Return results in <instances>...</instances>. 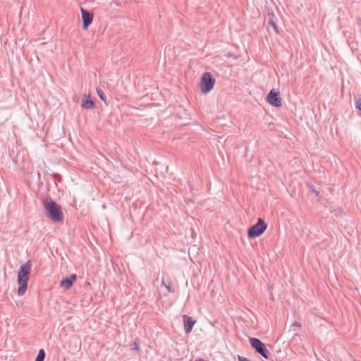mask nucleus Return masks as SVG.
<instances>
[{"label":"nucleus","instance_id":"1","mask_svg":"<svg viewBox=\"0 0 361 361\" xmlns=\"http://www.w3.org/2000/svg\"><path fill=\"white\" fill-rule=\"evenodd\" d=\"M31 271V262L27 261L22 264L18 272V285L17 294L18 296H23L27 289V282L30 279Z\"/></svg>","mask_w":361,"mask_h":361},{"label":"nucleus","instance_id":"2","mask_svg":"<svg viewBox=\"0 0 361 361\" xmlns=\"http://www.w3.org/2000/svg\"><path fill=\"white\" fill-rule=\"evenodd\" d=\"M47 216L54 222H63V212L61 206L51 199L43 203Z\"/></svg>","mask_w":361,"mask_h":361},{"label":"nucleus","instance_id":"3","mask_svg":"<svg viewBox=\"0 0 361 361\" xmlns=\"http://www.w3.org/2000/svg\"><path fill=\"white\" fill-rule=\"evenodd\" d=\"M215 82L216 80L211 73H204L202 75L200 80V88L202 92L204 94L209 92L214 88Z\"/></svg>","mask_w":361,"mask_h":361},{"label":"nucleus","instance_id":"4","mask_svg":"<svg viewBox=\"0 0 361 361\" xmlns=\"http://www.w3.org/2000/svg\"><path fill=\"white\" fill-rule=\"evenodd\" d=\"M267 227L264 220L259 219L257 223L249 228L247 235L250 238L258 237L265 231Z\"/></svg>","mask_w":361,"mask_h":361},{"label":"nucleus","instance_id":"5","mask_svg":"<svg viewBox=\"0 0 361 361\" xmlns=\"http://www.w3.org/2000/svg\"><path fill=\"white\" fill-rule=\"evenodd\" d=\"M250 342L251 345L256 350L257 353H259L265 358L269 357L270 353L266 348L265 345L260 340L256 338H251L250 339Z\"/></svg>","mask_w":361,"mask_h":361},{"label":"nucleus","instance_id":"6","mask_svg":"<svg viewBox=\"0 0 361 361\" xmlns=\"http://www.w3.org/2000/svg\"><path fill=\"white\" fill-rule=\"evenodd\" d=\"M267 102L274 106L279 107L282 105V99L279 96V92L275 90H271L267 97Z\"/></svg>","mask_w":361,"mask_h":361},{"label":"nucleus","instance_id":"7","mask_svg":"<svg viewBox=\"0 0 361 361\" xmlns=\"http://www.w3.org/2000/svg\"><path fill=\"white\" fill-rule=\"evenodd\" d=\"M80 12L82 20V28L87 30L90 25L92 23L94 14L82 7H80Z\"/></svg>","mask_w":361,"mask_h":361},{"label":"nucleus","instance_id":"8","mask_svg":"<svg viewBox=\"0 0 361 361\" xmlns=\"http://www.w3.org/2000/svg\"><path fill=\"white\" fill-rule=\"evenodd\" d=\"M182 317L183 319L185 333L188 335L191 333L194 325L197 323V320L187 315H183Z\"/></svg>","mask_w":361,"mask_h":361},{"label":"nucleus","instance_id":"9","mask_svg":"<svg viewBox=\"0 0 361 361\" xmlns=\"http://www.w3.org/2000/svg\"><path fill=\"white\" fill-rule=\"evenodd\" d=\"M77 276L73 274H71L69 277L63 279L60 282V286L63 288L65 290L70 289L73 283L76 281Z\"/></svg>","mask_w":361,"mask_h":361},{"label":"nucleus","instance_id":"10","mask_svg":"<svg viewBox=\"0 0 361 361\" xmlns=\"http://www.w3.org/2000/svg\"><path fill=\"white\" fill-rule=\"evenodd\" d=\"M160 293H163L164 295H166L168 293L173 291V288L171 282L166 283L164 279L161 281V285L158 288Z\"/></svg>","mask_w":361,"mask_h":361},{"label":"nucleus","instance_id":"11","mask_svg":"<svg viewBox=\"0 0 361 361\" xmlns=\"http://www.w3.org/2000/svg\"><path fill=\"white\" fill-rule=\"evenodd\" d=\"M82 106L87 109H92L94 108V103L89 99H83L82 101Z\"/></svg>","mask_w":361,"mask_h":361},{"label":"nucleus","instance_id":"12","mask_svg":"<svg viewBox=\"0 0 361 361\" xmlns=\"http://www.w3.org/2000/svg\"><path fill=\"white\" fill-rule=\"evenodd\" d=\"M267 28L269 31L272 29L276 33L279 32L276 23L273 18L269 19Z\"/></svg>","mask_w":361,"mask_h":361},{"label":"nucleus","instance_id":"13","mask_svg":"<svg viewBox=\"0 0 361 361\" xmlns=\"http://www.w3.org/2000/svg\"><path fill=\"white\" fill-rule=\"evenodd\" d=\"M45 357V353L44 350L41 349L39 350L38 355L35 359V361H44Z\"/></svg>","mask_w":361,"mask_h":361},{"label":"nucleus","instance_id":"14","mask_svg":"<svg viewBox=\"0 0 361 361\" xmlns=\"http://www.w3.org/2000/svg\"><path fill=\"white\" fill-rule=\"evenodd\" d=\"M97 93L99 98L106 104V96L104 92L101 89H97Z\"/></svg>","mask_w":361,"mask_h":361},{"label":"nucleus","instance_id":"15","mask_svg":"<svg viewBox=\"0 0 361 361\" xmlns=\"http://www.w3.org/2000/svg\"><path fill=\"white\" fill-rule=\"evenodd\" d=\"M355 106L357 109L361 111V97L358 98L355 103Z\"/></svg>","mask_w":361,"mask_h":361},{"label":"nucleus","instance_id":"16","mask_svg":"<svg viewBox=\"0 0 361 361\" xmlns=\"http://www.w3.org/2000/svg\"><path fill=\"white\" fill-rule=\"evenodd\" d=\"M298 329H299L298 327H293V326H291L290 328V331L295 333L294 338L296 336H298V334L296 333Z\"/></svg>","mask_w":361,"mask_h":361},{"label":"nucleus","instance_id":"17","mask_svg":"<svg viewBox=\"0 0 361 361\" xmlns=\"http://www.w3.org/2000/svg\"><path fill=\"white\" fill-rule=\"evenodd\" d=\"M238 360L239 361H250L247 358L242 357V356H238Z\"/></svg>","mask_w":361,"mask_h":361},{"label":"nucleus","instance_id":"18","mask_svg":"<svg viewBox=\"0 0 361 361\" xmlns=\"http://www.w3.org/2000/svg\"><path fill=\"white\" fill-rule=\"evenodd\" d=\"M293 327H298V328H300L301 325L299 322H295L293 325H292Z\"/></svg>","mask_w":361,"mask_h":361},{"label":"nucleus","instance_id":"19","mask_svg":"<svg viewBox=\"0 0 361 361\" xmlns=\"http://www.w3.org/2000/svg\"><path fill=\"white\" fill-rule=\"evenodd\" d=\"M134 346H135V349L136 350H137V351H139V350H140V346H139V345H138V343H137L135 342V343H134Z\"/></svg>","mask_w":361,"mask_h":361},{"label":"nucleus","instance_id":"20","mask_svg":"<svg viewBox=\"0 0 361 361\" xmlns=\"http://www.w3.org/2000/svg\"><path fill=\"white\" fill-rule=\"evenodd\" d=\"M312 191L313 192H314V193L316 194V195H317V196H318V195H319V192H317V191L314 189V188H313V187L312 188Z\"/></svg>","mask_w":361,"mask_h":361}]
</instances>
